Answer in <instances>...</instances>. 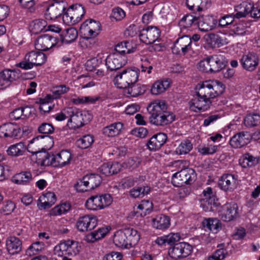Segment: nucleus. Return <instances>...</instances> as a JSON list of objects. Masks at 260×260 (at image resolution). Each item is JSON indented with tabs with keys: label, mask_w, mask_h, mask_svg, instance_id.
Here are the masks:
<instances>
[{
	"label": "nucleus",
	"mask_w": 260,
	"mask_h": 260,
	"mask_svg": "<svg viewBox=\"0 0 260 260\" xmlns=\"http://www.w3.org/2000/svg\"><path fill=\"white\" fill-rule=\"evenodd\" d=\"M47 22L42 19H36L33 20L29 24V30L34 34H37L43 30H47L46 28L47 26Z\"/></svg>",
	"instance_id": "46"
},
{
	"label": "nucleus",
	"mask_w": 260,
	"mask_h": 260,
	"mask_svg": "<svg viewBox=\"0 0 260 260\" xmlns=\"http://www.w3.org/2000/svg\"><path fill=\"white\" fill-rule=\"evenodd\" d=\"M101 182L102 178L99 175L88 174L80 180L75 185V187L79 192H85L94 189L100 185Z\"/></svg>",
	"instance_id": "10"
},
{
	"label": "nucleus",
	"mask_w": 260,
	"mask_h": 260,
	"mask_svg": "<svg viewBox=\"0 0 260 260\" xmlns=\"http://www.w3.org/2000/svg\"><path fill=\"white\" fill-rule=\"evenodd\" d=\"M20 77L19 70L5 69L0 73V88L5 89Z\"/></svg>",
	"instance_id": "15"
},
{
	"label": "nucleus",
	"mask_w": 260,
	"mask_h": 260,
	"mask_svg": "<svg viewBox=\"0 0 260 260\" xmlns=\"http://www.w3.org/2000/svg\"><path fill=\"white\" fill-rule=\"evenodd\" d=\"M150 190V187L146 186L143 187H135L130 190L129 195L133 198H143L147 194Z\"/></svg>",
	"instance_id": "55"
},
{
	"label": "nucleus",
	"mask_w": 260,
	"mask_h": 260,
	"mask_svg": "<svg viewBox=\"0 0 260 260\" xmlns=\"http://www.w3.org/2000/svg\"><path fill=\"white\" fill-rule=\"evenodd\" d=\"M20 128L12 123H5L0 126V138L16 137Z\"/></svg>",
	"instance_id": "27"
},
{
	"label": "nucleus",
	"mask_w": 260,
	"mask_h": 260,
	"mask_svg": "<svg viewBox=\"0 0 260 260\" xmlns=\"http://www.w3.org/2000/svg\"><path fill=\"white\" fill-rule=\"evenodd\" d=\"M126 59L125 55L118 53H113L106 59V65L110 71L118 70L125 65Z\"/></svg>",
	"instance_id": "19"
},
{
	"label": "nucleus",
	"mask_w": 260,
	"mask_h": 260,
	"mask_svg": "<svg viewBox=\"0 0 260 260\" xmlns=\"http://www.w3.org/2000/svg\"><path fill=\"white\" fill-rule=\"evenodd\" d=\"M47 59L46 55L42 52L31 51L27 53L23 60L17 63L16 66L22 69L27 70L33 68L34 66H40L44 64Z\"/></svg>",
	"instance_id": "5"
},
{
	"label": "nucleus",
	"mask_w": 260,
	"mask_h": 260,
	"mask_svg": "<svg viewBox=\"0 0 260 260\" xmlns=\"http://www.w3.org/2000/svg\"><path fill=\"white\" fill-rule=\"evenodd\" d=\"M45 244L42 242L37 241L32 243L26 250L27 256H32L40 253L44 248Z\"/></svg>",
	"instance_id": "52"
},
{
	"label": "nucleus",
	"mask_w": 260,
	"mask_h": 260,
	"mask_svg": "<svg viewBox=\"0 0 260 260\" xmlns=\"http://www.w3.org/2000/svg\"><path fill=\"white\" fill-rule=\"evenodd\" d=\"M124 230L127 237L129 247L135 246L140 239V235L138 232L133 228H127Z\"/></svg>",
	"instance_id": "50"
},
{
	"label": "nucleus",
	"mask_w": 260,
	"mask_h": 260,
	"mask_svg": "<svg viewBox=\"0 0 260 260\" xmlns=\"http://www.w3.org/2000/svg\"><path fill=\"white\" fill-rule=\"evenodd\" d=\"M80 250L78 242L73 240H67L60 242L54 248L55 255L62 257L63 255L74 256L77 255Z\"/></svg>",
	"instance_id": "6"
},
{
	"label": "nucleus",
	"mask_w": 260,
	"mask_h": 260,
	"mask_svg": "<svg viewBox=\"0 0 260 260\" xmlns=\"http://www.w3.org/2000/svg\"><path fill=\"white\" fill-rule=\"evenodd\" d=\"M25 149L24 143L19 142L9 146L7 152L9 155L12 156H19L23 154Z\"/></svg>",
	"instance_id": "47"
},
{
	"label": "nucleus",
	"mask_w": 260,
	"mask_h": 260,
	"mask_svg": "<svg viewBox=\"0 0 260 260\" xmlns=\"http://www.w3.org/2000/svg\"><path fill=\"white\" fill-rule=\"evenodd\" d=\"M209 0H186L187 8L192 11H202L206 8Z\"/></svg>",
	"instance_id": "44"
},
{
	"label": "nucleus",
	"mask_w": 260,
	"mask_h": 260,
	"mask_svg": "<svg viewBox=\"0 0 260 260\" xmlns=\"http://www.w3.org/2000/svg\"><path fill=\"white\" fill-rule=\"evenodd\" d=\"M253 5L248 2H243L237 9L240 11L235 14L236 18L239 19L245 17L247 14L250 13L252 16V12L254 9Z\"/></svg>",
	"instance_id": "43"
},
{
	"label": "nucleus",
	"mask_w": 260,
	"mask_h": 260,
	"mask_svg": "<svg viewBox=\"0 0 260 260\" xmlns=\"http://www.w3.org/2000/svg\"><path fill=\"white\" fill-rule=\"evenodd\" d=\"M151 123L157 126H166L175 120V115L169 111L158 114H153L149 117Z\"/></svg>",
	"instance_id": "21"
},
{
	"label": "nucleus",
	"mask_w": 260,
	"mask_h": 260,
	"mask_svg": "<svg viewBox=\"0 0 260 260\" xmlns=\"http://www.w3.org/2000/svg\"><path fill=\"white\" fill-rule=\"evenodd\" d=\"M110 194L92 196L86 202V207L89 210H98L109 206L112 202Z\"/></svg>",
	"instance_id": "11"
},
{
	"label": "nucleus",
	"mask_w": 260,
	"mask_h": 260,
	"mask_svg": "<svg viewBox=\"0 0 260 260\" xmlns=\"http://www.w3.org/2000/svg\"><path fill=\"white\" fill-rule=\"evenodd\" d=\"M139 69L136 68L126 69L118 74L114 78V84L119 88H126L138 80Z\"/></svg>",
	"instance_id": "4"
},
{
	"label": "nucleus",
	"mask_w": 260,
	"mask_h": 260,
	"mask_svg": "<svg viewBox=\"0 0 260 260\" xmlns=\"http://www.w3.org/2000/svg\"><path fill=\"white\" fill-rule=\"evenodd\" d=\"M212 101L207 98L197 96L189 102V109L194 112H202L210 109Z\"/></svg>",
	"instance_id": "18"
},
{
	"label": "nucleus",
	"mask_w": 260,
	"mask_h": 260,
	"mask_svg": "<svg viewBox=\"0 0 260 260\" xmlns=\"http://www.w3.org/2000/svg\"><path fill=\"white\" fill-rule=\"evenodd\" d=\"M32 179V174L30 172L24 171L14 175L11 180L13 183L18 185H26Z\"/></svg>",
	"instance_id": "40"
},
{
	"label": "nucleus",
	"mask_w": 260,
	"mask_h": 260,
	"mask_svg": "<svg viewBox=\"0 0 260 260\" xmlns=\"http://www.w3.org/2000/svg\"><path fill=\"white\" fill-rule=\"evenodd\" d=\"M55 118L59 121L69 118L67 125L70 129H76L89 121L90 115L75 107H71L63 109L60 113L55 114Z\"/></svg>",
	"instance_id": "1"
},
{
	"label": "nucleus",
	"mask_w": 260,
	"mask_h": 260,
	"mask_svg": "<svg viewBox=\"0 0 260 260\" xmlns=\"http://www.w3.org/2000/svg\"><path fill=\"white\" fill-rule=\"evenodd\" d=\"M123 127V124L122 122H114L104 127L103 133L108 137H115L120 134Z\"/></svg>",
	"instance_id": "35"
},
{
	"label": "nucleus",
	"mask_w": 260,
	"mask_h": 260,
	"mask_svg": "<svg viewBox=\"0 0 260 260\" xmlns=\"http://www.w3.org/2000/svg\"><path fill=\"white\" fill-rule=\"evenodd\" d=\"M160 31L155 26H148L141 30L139 34L140 40L146 44H151L158 41Z\"/></svg>",
	"instance_id": "14"
},
{
	"label": "nucleus",
	"mask_w": 260,
	"mask_h": 260,
	"mask_svg": "<svg viewBox=\"0 0 260 260\" xmlns=\"http://www.w3.org/2000/svg\"><path fill=\"white\" fill-rule=\"evenodd\" d=\"M47 136H38L32 139L28 145L27 151L32 154H36L37 162L41 166H52L56 167L55 155L50 153L47 151L41 152L42 148H35L34 144H38L39 141L42 140Z\"/></svg>",
	"instance_id": "3"
},
{
	"label": "nucleus",
	"mask_w": 260,
	"mask_h": 260,
	"mask_svg": "<svg viewBox=\"0 0 260 260\" xmlns=\"http://www.w3.org/2000/svg\"><path fill=\"white\" fill-rule=\"evenodd\" d=\"M202 224L204 228H207L213 233H216L220 228L221 224L220 220L217 218H209L204 219Z\"/></svg>",
	"instance_id": "45"
},
{
	"label": "nucleus",
	"mask_w": 260,
	"mask_h": 260,
	"mask_svg": "<svg viewBox=\"0 0 260 260\" xmlns=\"http://www.w3.org/2000/svg\"><path fill=\"white\" fill-rule=\"evenodd\" d=\"M207 41L213 48L219 47L228 43V40L225 37L212 33L208 35Z\"/></svg>",
	"instance_id": "37"
},
{
	"label": "nucleus",
	"mask_w": 260,
	"mask_h": 260,
	"mask_svg": "<svg viewBox=\"0 0 260 260\" xmlns=\"http://www.w3.org/2000/svg\"><path fill=\"white\" fill-rule=\"evenodd\" d=\"M196 174L194 170L185 168L174 174L171 182L174 186H181L184 184H191L196 180Z\"/></svg>",
	"instance_id": "7"
},
{
	"label": "nucleus",
	"mask_w": 260,
	"mask_h": 260,
	"mask_svg": "<svg viewBox=\"0 0 260 260\" xmlns=\"http://www.w3.org/2000/svg\"><path fill=\"white\" fill-rule=\"evenodd\" d=\"M64 10L65 6L63 4L56 2L50 5L47 9L45 13L46 18L54 20L60 16Z\"/></svg>",
	"instance_id": "29"
},
{
	"label": "nucleus",
	"mask_w": 260,
	"mask_h": 260,
	"mask_svg": "<svg viewBox=\"0 0 260 260\" xmlns=\"http://www.w3.org/2000/svg\"><path fill=\"white\" fill-rule=\"evenodd\" d=\"M109 227H103L99 229L97 231L87 234L85 237V240L88 242H94L95 241L104 238L109 232Z\"/></svg>",
	"instance_id": "39"
},
{
	"label": "nucleus",
	"mask_w": 260,
	"mask_h": 260,
	"mask_svg": "<svg viewBox=\"0 0 260 260\" xmlns=\"http://www.w3.org/2000/svg\"><path fill=\"white\" fill-rule=\"evenodd\" d=\"M127 88H128V93L134 97L144 93L146 90L145 85L136 83L133 84Z\"/></svg>",
	"instance_id": "54"
},
{
	"label": "nucleus",
	"mask_w": 260,
	"mask_h": 260,
	"mask_svg": "<svg viewBox=\"0 0 260 260\" xmlns=\"http://www.w3.org/2000/svg\"><path fill=\"white\" fill-rule=\"evenodd\" d=\"M192 249L191 246L189 244L180 242L169 249V254L172 258L177 259L188 256Z\"/></svg>",
	"instance_id": "13"
},
{
	"label": "nucleus",
	"mask_w": 260,
	"mask_h": 260,
	"mask_svg": "<svg viewBox=\"0 0 260 260\" xmlns=\"http://www.w3.org/2000/svg\"><path fill=\"white\" fill-rule=\"evenodd\" d=\"M94 141L91 135H87L83 136L76 141L77 146L81 149H86L89 147Z\"/></svg>",
	"instance_id": "56"
},
{
	"label": "nucleus",
	"mask_w": 260,
	"mask_h": 260,
	"mask_svg": "<svg viewBox=\"0 0 260 260\" xmlns=\"http://www.w3.org/2000/svg\"><path fill=\"white\" fill-rule=\"evenodd\" d=\"M148 108L150 115L168 112L167 111V104L164 101H155L149 105Z\"/></svg>",
	"instance_id": "38"
},
{
	"label": "nucleus",
	"mask_w": 260,
	"mask_h": 260,
	"mask_svg": "<svg viewBox=\"0 0 260 260\" xmlns=\"http://www.w3.org/2000/svg\"><path fill=\"white\" fill-rule=\"evenodd\" d=\"M113 241L115 245L117 247L125 248L130 247L124 230L117 231L114 235Z\"/></svg>",
	"instance_id": "41"
},
{
	"label": "nucleus",
	"mask_w": 260,
	"mask_h": 260,
	"mask_svg": "<svg viewBox=\"0 0 260 260\" xmlns=\"http://www.w3.org/2000/svg\"><path fill=\"white\" fill-rule=\"evenodd\" d=\"M57 43L56 37L45 34L39 36L35 41V45L37 50L47 51L55 46Z\"/></svg>",
	"instance_id": "17"
},
{
	"label": "nucleus",
	"mask_w": 260,
	"mask_h": 260,
	"mask_svg": "<svg viewBox=\"0 0 260 260\" xmlns=\"http://www.w3.org/2000/svg\"><path fill=\"white\" fill-rule=\"evenodd\" d=\"M204 198L201 200V206L205 212L214 211L218 205V200L209 187L203 192Z\"/></svg>",
	"instance_id": "12"
},
{
	"label": "nucleus",
	"mask_w": 260,
	"mask_h": 260,
	"mask_svg": "<svg viewBox=\"0 0 260 260\" xmlns=\"http://www.w3.org/2000/svg\"><path fill=\"white\" fill-rule=\"evenodd\" d=\"M39 201L38 206L40 209L49 208L56 202V195L53 192L47 191L40 197Z\"/></svg>",
	"instance_id": "31"
},
{
	"label": "nucleus",
	"mask_w": 260,
	"mask_h": 260,
	"mask_svg": "<svg viewBox=\"0 0 260 260\" xmlns=\"http://www.w3.org/2000/svg\"><path fill=\"white\" fill-rule=\"evenodd\" d=\"M235 18V14L225 15L219 20V26L221 27H226L233 22Z\"/></svg>",
	"instance_id": "63"
},
{
	"label": "nucleus",
	"mask_w": 260,
	"mask_h": 260,
	"mask_svg": "<svg viewBox=\"0 0 260 260\" xmlns=\"http://www.w3.org/2000/svg\"><path fill=\"white\" fill-rule=\"evenodd\" d=\"M217 149V146L212 145L207 146H203L198 148V152L202 155H211L215 153Z\"/></svg>",
	"instance_id": "64"
},
{
	"label": "nucleus",
	"mask_w": 260,
	"mask_h": 260,
	"mask_svg": "<svg viewBox=\"0 0 260 260\" xmlns=\"http://www.w3.org/2000/svg\"><path fill=\"white\" fill-rule=\"evenodd\" d=\"M78 37L77 30L73 27L64 29L60 35L61 40L62 43L70 44L74 42Z\"/></svg>",
	"instance_id": "42"
},
{
	"label": "nucleus",
	"mask_w": 260,
	"mask_h": 260,
	"mask_svg": "<svg viewBox=\"0 0 260 260\" xmlns=\"http://www.w3.org/2000/svg\"><path fill=\"white\" fill-rule=\"evenodd\" d=\"M76 82L79 84L81 88H90L95 85V83L91 80L89 76L81 75L77 78Z\"/></svg>",
	"instance_id": "57"
},
{
	"label": "nucleus",
	"mask_w": 260,
	"mask_h": 260,
	"mask_svg": "<svg viewBox=\"0 0 260 260\" xmlns=\"http://www.w3.org/2000/svg\"><path fill=\"white\" fill-rule=\"evenodd\" d=\"M71 204L69 203L66 202L56 206L52 208L50 214L51 216H59L67 213L71 209Z\"/></svg>",
	"instance_id": "51"
},
{
	"label": "nucleus",
	"mask_w": 260,
	"mask_h": 260,
	"mask_svg": "<svg viewBox=\"0 0 260 260\" xmlns=\"http://www.w3.org/2000/svg\"><path fill=\"white\" fill-rule=\"evenodd\" d=\"M237 178L232 174L222 175L219 182V186L224 191L233 190L237 185Z\"/></svg>",
	"instance_id": "28"
},
{
	"label": "nucleus",
	"mask_w": 260,
	"mask_h": 260,
	"mask_svg": "<svg viewBox=\"0 0 260 260\" xmlns=\"http://www.w3.org/2000/svg\"><path fill=\"white\" fill-rule=\"evenodd\" d=\"M152 225L156 229L165 230L169 228L170 219L166 215L159 214L152 219Z\"/></svg>",
	"instance_id": "32"
},
{
	"label": "nucleus",
	"mask_w": 260,
	"mask_h": 260,
	"mask_svg": "<svg viewBox=\"0 0 260 260\" xmlns=\"http://www.w3.org/2000/svg\"><path fill=\"white\" fill-rule=\"evenodd\" d=\"M101 63V59L93 57L86 61L85 64V69L88 71L92 72Z\"/></svg>",
	"instance_id": "61"
},
{
	"label": "nucleus",
	"mask_w": 260,
	"mask_h": 260,
	"mask_svg": "<svg viewBox=\"0 0 260 260\" xmlns=\"http://www.w3.org/2000/svg\"><path fill=\"white\" fill-rule=\"evenodd\" d=\"M217 23V20L212 16H198L197 25L202 31H208L212 30Z\"/></svg>",
	"instance_id": "24"
},
{
	"label": "nucleus",
	"mask_w": 260,
	"mask_h": 260,
	"mask_svg": "<svg viewBox=\"0 0 260 260\" xmlns=\"http://www.w3.org/2000/svg\"><path fill=\"white\" fill-rule=\"evenodd\" d=\"M246 127H252L260 124V114L255 113L247 114L244 120Z\"/></svg>",
	"instance_id": "49"
},
{
	"label": "nucleus",
	"mask_w": 260,
	"mask_h": 260,
	"mask_svg": "<svg viewBox=\"0 0 260 260\" xmlns=\"http://www.w3.org/2000/svg\"><path fill=\"white\" fill-rule=\"evenodd\" d=\"M70 90V87L65 85H60L54 87L52 91V96L53 99H58L62 94L67 93Z\"/></svg>",
	"instance_id": "59"
},
{
	"label": "nucleus",
	"mask_w": 260,
	"mask_h": 260,
	"mask_svg": "<svg viewBox=\"0 0 260 260\" xmlns=\"http://www.w3.org/2000/svg\"><path fill=\"white\" fill-rule=\"evenodd\" d=\"M152 203L149 201L148 200L142 201L141 204H139L137 207L138 209H140L142 211V213H141V215L143 213L144 214V215L149 214L152 210Z\"/></svg>",
	"instance_id": "62"
},
{
	"label": "nucleus",
	"mask_w": 260,
	"mask_h": 260,
	"mask_svg": "<svg viewBox=\"0 0 260 260\" xmlns=\"http://www.w3.org/2000/svg\"><path fill=\"white\" fill-rule=\"evenodd\" d=\"M198 16L191 14L184 16L179 22V26L181 29L188 28L192 25H197Z\"/></svg>",
	"instance_id": "48"
},
{
	"label": "nucleus",
	"mask_w": 260,
	"mask_h": 260,
	"mask_svg": "<svg viewBox=\"0 0 260 260\" xmlns=\"http://www.w3.org/2000/svg\"><path fill=\"white\" fill-rule=\"evenodd\" d=\"M251 137L247 132H240L234 135L230 139V144L234 148H241L250 142Z\"/></svg>",
	"instance_id": "22"
},
{
	"label": "nucleus",
	"mask_w": 260,
	"mask_h": 260,
	"mask_svg": "<svg viewBox=\"0 0 260 260\" xmlns=\"http://www.w3.org/2000/svg\"><path fill=\"white\" fill-rule=\"evenodd\" d=\"M125 16V12L120 7L114 8L110 15L112 21H120Z\"/></svg>",
	"instance_id": "58"
},
{
	"label": "nucleus",
	"mask_w": 260,
	"mask_h": 260,
	"mask_svg": "<svg viewBox=\"0 0 260 260\" xmlns=\"http://www.w3.org/2000/svg\"><path fill=\"white\" fill-rule=\"evenodd\" d=\"M238 205L235 203H229L222 207L220 216L224 221H230L235 219L238 214Z\"/></svg>",
	"instance_id": "23"
},
{
	"label": "nucleus",
	"mask_w": 260,
	"mask_h": 260,
	"mask_svg": "<svg viewBox=\"0 0 260 260\" xmlns=\"http://www.w3.org/2000/svg\"><path fill=\"white\" fill-rule=\"evenodd\" d=\"M211 72H218L223 69L226 63L225 57L221 54H216L209 56Z\"/></svg>",
	"instance_id": "25"
},
{
	"label": "nucleus",
	"mask_w": 260,
	"mask_h": 260,
	"mask_svg": "<svg viewBox=\"0 0 260 260\" xmlns=\"http://www.w3.org/2000/svg\"><path fill=\"white\" fill-rule=\"evenodd\" d=\"M18 2L21 7L26 9L28 12L32 13L36 11L35 0H18Z\"/></svg>",
	"instance_id": "60"
},
{
	"label": "nucleus",
	"mask_w": 260,
	"mask_h": 260,
	"mask_svg": "<svg viewBox=\"0 0 260 260\" xmlns=\"http://www.w3.org/2000/svg\"><path fill=\"white\" fill-rule=\"evenodd\" d=\"M167 136L162 133L153 135L148 142L147 145L149 150L156 151L159 149L166 142Z\"/></svg>",
	"instance_id": "26"
},
{
	"label": "nucleus",
	"mask_w": 260,
	"mask_h": 260,
	"mask_svg": "<svg viewBox=\"0 0 260 260\" xmlns=\"http://www.w3.org/2000/svg\"><path fill=\"white\" fill-rule=\"evenodd\" d=\"M259 161V157L253 156L247 153L243 154L239 159V163L243 168H248L255 166Z\"/></svg>",
	"instance_id": "34"
},
{
	"label": "nucleus",
	"mask_w": 260,
	"mask_h": 260,
	"mask_svg": "<svg viewBox=\"0 0 260 260\" xmlns=\"http://www.w3.org/2000/svg\"><path fill=\"white\" fill-rule=\"evenodd\" d=\"M6 248L8 252L11 255L19 253L22 249L21 241L15 236L8 237L6 240Z\"/></svg>",
	"instance_id": "30"
},
{
	"label": "nucleus",
	"mask_w": 260,
	"mask_h": 260,
	"mask_svg": "<svg viewBox=\"0 0 260 260\" xmlns=\"http://www.w3.org/2000/svg\"><path fill=\"white\" fill-rule=\"evenodd\" d=\"M85 13L84 7L80 4L70 6L63 15V22L67 25H74L78 23Z\"/></svg>",
	"instance_id": "8"
},
{
	"label": "nucleus",
	"mask_w": 260,
	"mask_h": 260,
	"mask_svg": "<svg viewBox=\"0 0 260 260\" xmlns=\"http://www.w3.org/2000/svg\"><path fill=\"white\" fill-rule=\"evenodd\" d=\"M197 95L208 100L214 99L224 91L225 86L218 80H207L198 84Z\"/></svg>",
	"instance_id": "2"
},
{
	"label": "nucleus",
	"mask_w": 260,
	"mask_h": 260,
	"mask_svg": "<svg viewBox=\"0 0 260 260\" xmlns=\"http://www.w3.org/2000/svg\"><path fill=\"white\" fill-rule=\"evenodd\" d=\"M171 85V81L169 79H162L155 81L152 86L151 92L152 94H159L168 89Z\"/></svg>",
	"instance_id": "36"
},
{
	"label": "nucleus",
	"mask_w": 260,
	"mask_h": 260,
	"mask_svg": "<svg viewBox=\"0 0 260 260\" xmlns=\"http://www.w3.org/2000/svg\"><path fill=\"white\" fill-rule=\"evenodd\" d=\"M193 148V146L189 140L182 141L176 149V152L179 155L186 154Z\"/></svg>",
	"instance_id": "53"
},
{
	"label": "nucleus",
	"mask_w": 260,
	"mask_h": 260,
	"mask_svg": "<svg viewBox=\"0 0 260 260\" xmlns=\"http://www.w3.org/2000/svg\"><path fill=\"white\" fill-rule=\"evenodd\" d=\"M240 62L243 69L247 71H254L259 63L258 56L254 53L250 52L242 56Z\"/></svg>",
	"instance_id": "20"
},
{
	"label": "nucleus",
	"mask_w": 260,
	"mask_h": 260,
	"mask_svg": "<svg viewBox=\"0 0 260 260\" xmlns=\"http://www.w3.org/2000/svg\"><path fill=\"white\" fill-rule=\"evenodd\" d=\"M101 30V24L99 21L92 19L85 21L81 25L80 31L87 41H91L95 43L94 37H96Z\"/></svg>",
	"instance_id": "9"
},
{
	"label": "nucleus",
	"mask_w": 260,
	"mask_h": 260,
	"mask_svg": "<svg viewBox=\"0 0 260 260\" xmlns=\"http://www.w3.org/2000/svg\"><path fill=\"white\" fill-rule=\"evenodd\" d=\"M56 167L62 168L70 164L72 159L71 152L67 150H62L55 155Z\"/></svg>",
	"instance_id": "33"
},
{
	"label": "nucleus",
	"mask_w": 260,
	"mask_h": 260,
	"mask_svg": "<svg viewBox=\"0 0 260 260\" xmlns=\"http://www.w3.org/2000/svg\"><path fill=\"white\" fill-rule=\"evenodd\" d=\"M98 224V219L92 215H85L79 218L76 223L77 229L80 232L93 230Z\"/></svg>",
	"instance_id": "16"
}]
</instances>
